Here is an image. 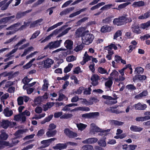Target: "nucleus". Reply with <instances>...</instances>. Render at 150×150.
<instances>
[{"instance_id":"nucleus-18","label":"nucleus","mask_w":150,"mask_h":150,"mask_svg":"<svg viewBox=\"0 0 150 150\" xmlns=\"http://www.w3.org/2000/svg\"><path fill=\"white\" fill-rule=\"evenodd\" d=\"M53 60L52 59H48L44 61V66L46 67H49L53 63Z\"/></svg>"},{"instance_id":"nucleus-61","label":"nucleus","mask_w":150,"mask_h":150,"mask_svg":"<svg viewBox=\"0 0 150 150\" xmlns=\"http://www.w3.org/2000/svg\"><path fill=\"white\" fill-rule=\"evenodd\" d=\"M32 79H29L26 77H25L22 80V81L24 84H26L32 80Z\"/></svg>"},{"instance_id":"nucleus-50","label":"nucleus","mask_w":150,"mask_h":150,"mask_svg":"<svg viewBox=\"0 0 150 150\" xmlns=\"http://www.w3.org/2000/svg\"><path fill=\"white\" fill-rule=\"evenodd\" d=\"M62 51L63 55L65 57L67 55L70 54V51H68L64 48H63V50Z\"/></svg>"},{"instance_id":"nucleus-52","label":"nucleus","mask_w":150,"mask_h":150,"mask_svg":"<svg viewBox=\"0 0 150 150\" xmlns=\"http://www.w3.org/2000/svg\"><path fill=\"white\" fill-rule=\"evenodd\" d=\"M108 47L109 48V49H110V50H112V48H113L115 50H116L117 49V47L114 44H111L110 45L105 47Z\"/></svg>"},{"instance_id":"nucleus-26","label":"nucleus","mask_w":150,"mask_h":150,"mask_svg":"<svg viewBox=\"0 0 150 150\" xmlns=\"http://www.w3.org/2000/svg\"><path fill=\"white\" fill-rule=\"evenodd\" d=\"M132 30L133 32L136 34L140 33H141V30L138 25H134L132 27Z\"/></svg>"},{"instance_id":"nucleus-25","label":"nucleus","mask_w":150,"mask_h":150,"mask_svg":"<svg viewBox=\"0 0 150 150\" xmlns=\"http://www.w3.org/2000/svg\"><path fill=\"white\" fill-rule=\"evenodd\" d=\"M77 127L79 130L82 131L85 129L87 126V125L82 123L76 124Z\"/></svg>"},{"instance_id":"nucleus-42","label":"nucleus","mask_w":150,"mask_h":150,"mask_svg":"<svg viewBox=\"0 0 150 150\" xmlns=\"http://www.w3.org/2000/svg\"><path fill=\"white\" fill-rule=\"evenodd\" d=\"M47 48H49L50 50L53 49L55 48L52 42H50L44 47L45 49H46Z\"/></svg>"},{"instance_id":"nucleus-28","label":"nucleus","mask_w":150,"mask_h":150,"mask_svg":"<svg viewBox=\"0 0 150 150\" xmlns=\"http://www.w3.org/2000/svg\"><path fill=\"white\" fill-rule=\"evenodd\" d=\"M119 71L122 76H119V77H118L116 79V81H123L125 79V78L123 76L124 75V71L122 70L121 69L119 70Z\"/></svg>"},{"instance_id":"nucleus-1","label":"nucleus","mask_w":150,"mask_h":150,"mask_svg":"<svg viewBox=\"0 0 150 150\" xmlns=\"http://www.w3.org/2000/svg\"><path fill=\"white\" fill-rule=\"evenodd\" d=\"M110 130V129L106 130H102L98 127L95 124L92 123L90 125V132L93 134H95L96 132H101L103 133L109 132Z\"/></svg>"},{"instance_id":"nucleus-29","label":"nucleus","mask_w":150,"mask_h":150,"mask_svg":"<svg viewBox=\"0 0 150 150\" xmlns=\"http://www.w3.org/2000/svg\"><path fill=\"white\" fill-rule=\"evenodd\" d=\"M150 27V21L146 23H142L141 24V27L143 29L147 30L149 27Z\"/></svg>"},{"instance_id":"nucleus-22","label":"nucleus","mask_w":150,"mask_h":150,"mask_svg":"<svg viewBox=\"0 0 150 150\" xmlns=\"http://www.w3.org/2000/svg\"><path fill=\"white\" fill-rule=\"evenodd\" d=\"M149 119H150V116H149L138 117L135 119L136 121H144Z\"/></svg>"},{"instance_id":"nucleus-36","label":"nucleus","mask_w":150,"mask_h":150,"mask_svg":"<svg viewBox=\"0 0 150 150\" xmlns=\"http://www.w3.org/2000/svg\"><path fill=\"white\" fill-rule=\"evenodd\" d=\"M98 71L101 74H108V73L107 72V70L104 68L102 67H99L98 69Z\"/></svg>"},{"instance_id":"nucleus-49","label":"nucleus","mask_w":150,"mask_h":150,"mask_svg":"<svg viewBox=\"0 0 150 150\" xmlns=\"http://www.w3.org/2000/svg\"><path fill=\"white\" fill-rule=\"evenodd\" d=\"M119 74L118 72L114 70L110 74V76L112 78H116L118 76Z\"/></svg>"},{"instance_id":"nucleus-60","label":"nucleus","mask_w":150,"mask_h":150,"mask_svg":"<svg viewBox=\"0 0 150 150\" xmlns=\"http://www.w3.org/2000/svg\"><path fill=\"white\" fill-rule=\"evenodd\" d=\"M112 83V80L110 79L105 83V86L108 88H110L111 86Z\"/></svg>"},{"instance_id":"nucleus-24","label":"nucleus","mask_w":150,"mask_h":150,"mask_svg":"<svg viewBox=\"0 0 150 150\" xmlns=\"http://www.w3.org/2000/svg\"><path fill=\"white\" fill-rule=\"evenodd\" d=\"M130 130L133 132H140L142 131L143 128L140 127L132 125L130 127Z\"/></svg>"},{"instance_id":"nucleus-40","label":"nucleus","mask_w":150,"mask_h":150,"mask_svg":"<svg viewBox=\"0 0 150 150\" xmlns=\"http://www.w3.org/2000/svg\"><path fill=\"white\" fill-rule=\"evenodd\" d=\"M73 115L71 114L68 113L67 114H64L61 116L60 117V118L61 119H67L71 117Z\"/></svg>"},{"instance_id":"nucleus-62","label":"nucleus","mask_w":150,"mask_h":150,"mask_svg":"<svg viewBox=\"0 0 150 150\" xmlns=\"http://www.w3.org/2000/svg\"><path fill=\"white\" fill-rule=\"evenodd\" d=\"M44 133L45 130L43 129H41L38 131L37 135L38 137H41Z\"/></svg>"},{"instance_id":"nucleus-59","label":"nucleus","mask_w":150,"mask_h":150,"mask_svg":"<svg viewBox=\"0 0 150 150\" xmlns=\"http://www.w3.org/2000/svg\"><path fill=\"white\" fill-rule=\"evenodd\" d=\"M81 72V68L79 67H77L74 69V74H78Z\"/></svg>"},{"instance_id":"nucleus-63","label":"nucleus","mask_w":150,"mask_h":150,"mask_svg":"<svg viewBox=\"0 0 150 150\" xmlns=\"http://www.w3.org/2000/svg\"><path fill=\"white\" fill-rule=\"evenodd\" d=\"M79 99L78 96H75L71 98V101L72 103L76 102L79 100Z\"/></svg>"},{"instance_id":"nucleus-44","label":"nucleus","mask_w":150,"mask_h":150,"mask_svg":"<svg viewBox=\"0 0 150 150\" xmlns=\"http://www.w3.org/2000/svg\"><path fill=\"white\" fill-rule=\"evenodd\" d=\"M112 125H115L120 126L122 125L123 123L117 120H113L112 121Z\"/></svg>"},{"instance_id":"nucleus-15","label":"nucleus","mask_w":150,"mask_h":150,"mask_svg":"<svg viewBox=\"0 0 150 150\" xmlns=\"http://www.w3.org/2000/svg\"><path fill=\"white\" fill-rule=\"evenodd\" d=\"M4 113L5 116L9 117L13 115V112L10 108H6L4 109Z\"/></svg>"},{"instance_id":"nucleus-34","label":"nucleus","mask_w":150,"mask_h":150,"mask_svg":"<svg viewBox=\"0 0 150 150\" xmlns=\"http://www.w3.org/2000/svg\"><path fill=\"white\" fill-rule=\"evenodd\" d=\"M82 149L83 150H93L94 149L92 146L90 145H86L83 146Z\"/></svg>"},{"instance_id":"nucleus-31","label":"nucleus","mask_w":150,"mask_h":150,"mask_svg":"<svg viewBox=\"0 0 150 150\" xmlns=\"http://www.w3.org/2000/svg\"><path fill=\"white\" fill-rule=\"evenodd\" d=\"M62 42V40H57L55 41L52 42L54 48H56L60 47L61 43Z\"/></svg>"},{"instance_id":"nucleus-30","label":"nucleus","mask_w":150,"mask_h":150,"mask_svg":"<svg viewBox=\"0 0 150 150\" xmlns=\"http://www.w3.org/2000/svg\"><path fill=\"white\" fill-rule=\"evenodd\" d=\"M56 132V130L54 131L48 130L47 132L46 135L48 137H52L55 134Z\"/></svg>"},{"instance_id":"nucleus-12","label":"nucleus","mask_w":150,"mask_h":150,"mask_svg":"<svg viewBox=\"0 0 150 150\" xmlns=\"http://www.w3.org/2000/svg\"><path fill=\"white\" fill-rule=\"evenodd\" d=\"M102 97L105 99L110 100L109 101V103L111 105L115 104L117 103V101L116 99L112 98L111 96L106 95H103Z\"/></svg>"},{"instance_id":"nucleus-16","label":"nucleus","mask_w":150,"mask_h":150,"mask_svg":"<svg viewBox=\"0 0 150 150\" xmlns=\"http://www.w3.org/2000/svg\"><path fill=\"white\" fill-rule=\"evenodd\" d=\"M136 109L143 110L145 109L147 107L146 104L142 105L140 103L134 105V106Z\"/></svg>"},{"instance_id":"nucleus-27","label":"nucleus","mask_w":150,"mask_h":150,"mask_svg":"<svg viewBox=\"0 0 150 150\" xmlns=\"http://www.w3.org/2000/svg\"><path fill=\"white\" fill-rule=\"evenodd\" d=\"M111 30V27L106 25L103 26L101 29V31L103 33L109 32Z\"/></svg>"},{"instance_id":"nucleus-11","label":"nucleus","mask_w":150,"mask_h":150,"mask_svg":"<svg viewBox=\"0 0 150 150\" xmlns=\"http://www.w3.org/2000/svg\"><path fill=\"white\" fill-rule=\"evenodd\" d=\"M14 119L15 120L17 121H19L21 120L23 122H24L26 120V117L25 116L23 115L22 113L14 116Z\"/></svg>"},{"instance_id":"nucleus-48","label":"nucleus","mask_w":150,"mask_h":150,"mask_svg":"<svg viewBox=\"0 0 150 150\" xmlns=\"http://www.w3.org/2000/svg\"><path fill=\"white\" fill-rule=\"evenodd\" d=\"M23 100L22 96L18 97L17 99L18 104L19 105H22L23 103Z\"/></svg>"},{"instance_id":"nucleus-47","label":"nucleus","mask_w":150,"mask_h":150,"mask_svg":"<svg viewBox=\"0 0 150 150\" xmlns=\"http://www.w3.org/2000/svg\"><path fill=\"white\" fill-rule=\"evenodd\" d=\"M126 88L128 90H135L136 89L135 87L132 84H129L127 85L126 86Z\"/></svg>"},{"instance_id":"nucleus-35","label":"nucleus","mask_w":150,"mask_h":150,"mask_svg":"<svg viewBox=\"0 0 150 150\" xmlns=\"http://www.w3.org/2000/svg\"><path fill=\"white\" fill-rule=\"evenodd\" d=\"M43 82L44 83L43 85L42 90L43 91H45L48 88V82L47 80L46 79L44 80Z\"/></svg>"},{"instance_id":"nucleus-53","label":"nucleus","mask_w":150,"mask_h":150,"mask_svg":"<svg viewBox=\"0 0 150 150\" xmlns=\"http://www.w3.org/2000/svg\"><path fill=\"white\" fill-rule=\"evenodd\" d=\"M83 48V45L82 44H81V45L77 46L74 49V50L76 52H78L81 50Z\"/></svg>"},{"instance_id":"nucleus-57","label":"nucleus","mask_w":150,"mask_h":150,"mask_svg":"<svg viewBox=\"0 0 150 150\" xmlns=\"http://www.w3.org/2000/svg\"><path fill=\"white\" fill-rule=\"evenodd\" d=\"M23 131L22 130H20L16 132L15 133V135L16 136V138L18 137H20V135L21 134L23 133Z\"/></svg>"},{"instance_id":"nucleus-33","label":"nucleus","mask_w":150,"mask_h":150,"mask_svg":"<svg viewBox=\"0 0 150 150\" xmlns=\"http://www.w3.org/2000/svg\"><path fill=\"white\" fill-rule=\"evenodd\" d=\"M35 60V58L31 59L29 62L25 65L23 67L25 69H27L30 68L32 65V63Z\"/></svg>"},{"instance_id":"nucleus-23","label":"nucleus","mask_w":150,"mask_h":150,"mask_svg":"<svg viewBox=\"0 0 150 150\" xmlns=\"http://www.w3.org/2000/svg\"><path fill=\"white\" fill-rule=\"evenodd\" d=\"M150 16V10H149L144 14L139 16L138 18L140 19H144L147 18Z\"/></svg>"},{"instance_id":"nucleus-20","label":"nucleus","mask_w":150,"mask_h":150,"mask_svg":"<svg viewBox=\"0 0 150 150\" xmlns=\"http://www.w3.org/2000/svg\"><path fill=\"white\" fill-rule=\"evenodd\" d=\"M9 125V122L7 120H4L0 122V127L4 128H7Z\"/></svg>"},{"instance_id":"nucleus-10","label":"nucleus","mask_w":150,"mask_h":150,"mask_svg":"<svg viewBox=\"0 0 150 150\" xmlns=\"http://www.w3.org/2000/svg\"><path fill=\"white\" fill-rule=\"evenodd\" d=\"M146 4L143 1H135L133 3L132 6L134 8H137L145 6Z\"/></svg>"},{"instance_id":"nucleus-54","label":"nucleus","mask_w":150,"mask_h":150,"mask_svg":"<svg viewBox=\"0 0 150 150\" xmlns=\"http://www.w3.org/2000/svg\"><path fill=\"white\" fill-rule=\"evenodd\" d=\"M122 34L121 31L120 30H118L115 33L114 36V39H116L118 37L120 36Z\"/></svg>"},{"instance_id":"nucleus-14","label":"nucleus","mask_w":150,"mask_h":150,"mask_svg":"<svg viewBox=\"0 0 150 150\" xmlns=\"http://www.w3.org/2000/svg\"><path fill=\"white\" fill-rule=\"evenodd\" d=\"M109 48L108 47H105L104 49L105 50L106 52H107L108 54L106 56V58L109 60L112 59V55L114 53L113 50H110L109 49Z\"/></svg>"},{"instance_id":"nucleus-5","label":"nucleus","mask_w":150,"mask_h":150,"mask_svg":"<svg viewBox=\"0 0 150 150\" xmlns=\"http://www.w3.org/2000/svg\"><path fill=\"white\" fill-rule=\"evenodd\" d=\"M61 29H57L54 30L51 33L47 36L44 40L41 41V42L43 43L47 41L50 39L51 38L54 36H56L61 31Z\"/></svg>"},{"instance_id":"nucleus-13","label":"nucleus","mask_w":150,"mask_h":150,"mask_svg":"<svg viewBox=\"0 0 150 150\" xmlns=\"http://www.w3.org/2000/svg\"><path fill=\"white\" fill-rule=\"evenodd\" d=\"M67 147V144L59 143L57 144L55 146L53 147L54 149H59L61 150L65 149Z\"/></svg>"},{"instance_id":"nucleus-4","label":"nucleus","mask_w":150,"mask_h":150,"mask_svg":"<svg viewBox=\"0 0 150 150\" xmlns=\"http://www.w3.org/2000/svg\"><path fill=\"white\" fill-rule=\"evenodd\" d=\"M127 18L125 16H122L118 18H115L113 21V23L117 25H122L125 23L127 21Z\"/></svg>"},{"instance_id":"nucleus-45","label":"nucleus","mask_w":150,"mask_h":150,"mask_svg":"<svg viewBox=\"0 0 150 150\" xmlns=\"http://www.w3.org/2000/svg\"><path fill=\"white\" fill-rule=\"evenodd\" d=\"M40 30H37L35 31L32 35L30 39H34L36 38L40 34Z\"/></svg>"},{"instance_id":"nucleus-8","label":"nucleus","mask_w":150,"mask_h":150,"mask_svg":"<svg viewBox=\"0 0 150 150\" xmlns=\"http://www.w3.org/2000/svg\"><path fill=\"white\" fill-rule=\"evenodd\" d=\"M98 141V139L96 137L89 138L83 141L82 143L84 144H92Z\"/></svg>"},{"instance_id":"nucleus-3","label":"nucleus","mask_w":150,"mask_h":150,"mask_svg":"<svg viewBox=\"0 0 150 150\" xmlns=\"http://www.w3.org/2000/svg\"><path fill=\"white\" fill-rule=\"evenodd\" d=\"M20 25L19 23H16L7 28L6 29L11 30L7 32L6 34V35H11L15 33L19 30L18 27Z\"/></svg>"},{"instance_id":"nucleus-39","label":"nucleus","mask_w":150,"mask_h":150,"mask_svg":"<svg viewBox=\"0 0 150 150\" xmlns=\"http://www.w3.org/2000/svg\"><path fill=\"white\" fill-rule=\"evenodd\" d=\"M98 143L100 146L102 147H105L106 145V142L103 139L100 140L98 141Z\"/></svg>"},{"instance_id":"nucleus-51","label":"nucleus","mask_w":150,"mask_h":150,"mask_svg":"<svg viewBox=\"0 0 150 150\" xmlns=\"http://www.w3.org/2000/svg\"><path fill=\"white\" fill-rule=\"evenodd\" d=\"M79 110L85 111L86 112L89 111L90 110V109L86 107H79Z\"/></svg>"},{"instance_id":"nucleus-43","label":"nucleus","mask_w":150,"mask_h":150,"mask_svg":"<svg viewBox=\"0 0 150 150\" xmlns=\"http://www.w3.org/2000/svg\"><path fill=\"white\" fill-rule=\"evenodd\" d=\"M130 4H131V3L129 2H126L125 3L121 4L118 6V8L119 9H121L125 8L127 6V5Z\"/></svg>"},{"instance_id":"nucleus-46","label":"nucleus","mask_w":150,"mask_h":150,"mask_svg":"<svg viewBox=\"0 0 150 150\" xmlns=\"http://www.w3.org/2000/svg\"><path fill=\"white\" fill-rule=\"evenodd\" d=\"M135 71H137L138 74H142L144 72V69L141 67H137L135 69Z\"/></svg>"},{"instance_id":"nucleus-21","label":"nucleus","mask_w":150,"mask_h":150,"mask_svg":"<svg viewBox=\"0 0 150 150\" xmlns=\"http://www.w3.org/2000/svg\"><path fill=\"white\" fill-rule=\"evenodd\" d=\"M30 10L26 11L24 12H20L18 13L16 15V18H20L23 16H25L26 13H29L31 11Z\"/></svg>"},{"instance_id":"nucleus-6","label":"nucleus","mask_w":150,"mask_h":150,"mask_svg":"<svg viewBox=\"0 0 150 150\" xmlns=\"http://www.w3.org/2000/svg\"><path fill=\"white\" fill-rule=\"evenodd\" d=\"M56 140L55 138H52L48 140H44L41 142V144L42 145L41 146L42 148H44L48 146L51 142Z\"/></svg>"},{"instance_id":"nucleus-64","label":"nucleus","mask_w":150,"mask_h":150,"mask_svg":"<svg viewBox=\"0 0 150 150\" xmlns=\"http://www.w3.org/2000/svg\"><path fill=\"white\" fill-rule=\"evenodd\" d=\"M137 147L136 145H130L128 146L127 150H134Z\"/></svg>"},{"instance_id":"nucleus-32","label":"nucleus","mask_w":150,"mask_h":150,"mask_svg":"<svg viewBox=\"0 0 150 150\" xmlns=\"http://www.w3.org/2000/svg\"><path fill=\"white\" fill-rule=\"evenodd\" d=\"M8 135L5 132H2L0 134V140H6L8 138Z\"/></svg>"},{"instance_id":"nucleus-56","label":"nucleus","mask_w":150,"mask_h":150,"mask_svg":"<svg viewBox=\"0 0 150 150\" xmlns=\"http://www.w3.org/2000/svg\"><path fill=\"white\" fill-rule=\"evenodd\" d=\"M90 118H94L98 116L99 113L98 112H94L90 113Z\"/></svg>"},{"instance_id":"nucleus-2","label":"nucleus","mask_w":150,"mask_h":150,"mask_svg":"<svg viewBox=\"0 0 150 150\" xmlns=\"http://www.w3.org/2000/svg\"><path fill=\"white\" fill-rule=\"evenodd\" d=\"M94 38V36L92 34H86L82 38V42L86 45H89L92 42Z\"/></svg>"},{"instance_id":"nucleus-37","label":"nucleus","mask_w":150,"mask_h":150,"mask_svg":"<svg viewBox=\"0 0 150 150\" xmlns=\"http://www.w3.org/2000/svg\"><path fill=\"white\" fill-rule=\"evenodd\" d=\"M73 65L71 63H69L68 66L64 69V71L65 73H67L70 71Z\"/></svg>"},{"instance_id":"nucleus-17","label":"nucleus","mask_w":150,"mask_h":150,"mask_svg":"<svg viewBox=\"0 0 150 150\" xmlns=\"http://www.w3.org/2000/svg\"><path fill=\"white\" fill-rule=\"evenodd\" d=\"M73 44V41L70 40H66L64 43L65 46L67 49H72Z\"/></svg>"},{"instance_id":"nucleus-7","label":"nucleus","mask_w":150,"mask_h":150,"mask_svg":"<svg viewBox=\"0 0 150 150\" xmlns=\"http://www.w3.org/2000/svg\"><path fill=\"white\" fill-rule=\"evenodd\" d=\"M91 58H92V56L88 55L87 52H86L83 57V61L81 62L80 63L81 65H83L87 62L90 60Z\"/></svg>"},{"instance_id":"nucleus-58","label":"nucleus","mask_w":150,"mask_h":150,"mask_svg":"<svg viewBox=\"0 0 150 150\" xmlns=\"http://www.w3.org/2000/svg\"><path fill=\"white\" fill-rule=\"evenodd\" d=\"M16 36L15 35L13 38L10 39L9 40H8L6 42H5V44H7L13 41H15L17 39L16 38Z\"/></svg>"},{"instance_id":"nucleus-55","label":"nucleus","mask_w":150,"mask_h":150,"mask_svg":"<svg viewBox=\"0 0 150 150\" xmlns=\"http://www.w3.org/2000/svg\"><path fill=\"white\" fill-rule=\"evenodd\" d=\"M62 114L63 112H57L54 113V116L55 118H58L62 116Z\"/></svg>"},{"instance_id":"nucleus-41","label":"nucleus","mask_w":150,"mask_h":150,"mask_svg":"<svg viewBox=\"0 0 150 150\" xmlns=\"http://www.w3.org/2000/svg\"><path fill=\"white\" fill-rule=\"evenodd\" d=\"M44 97H39L35 100V103L36 104H39L43 100Z\"/></svg>"},{"instance_id":"nucleus-9","label":"nucleus","mask_w":150,"mask_h":150,"mask_svg":"<svg viewBox=\"0 0 150 150\" xmlns=\"http://www.w3.org/2000/svg\"><path fill=\"white\" fill-rule=\"evenodd\" d=\"M99 79V78L98 75L93 74L91 79L92 85L94 86L97 85L98 84V80Z\"/></svg>"},{"instance_id":"nucleus-19","label":"nucleus","mask_w":150,"mask_h":150,"mask_svg":"<svg viewBox=\"0 0 150 150\" xmlns=\"http://www.w3.org/2000/svg\"><path fill=\"white\" fill-rule=\"evenodd\" d=\"M74 9V7H70L68 8H67L61 12L60 13V15L62 16L66 15L67 14L69 13L70 12L73 10Z\"/></svg>"},{"instance_id":"nucleus-38","label":"nucleus","mask_w":150,"mask_h":150,"mask_svg":"<svg viewBox=\"0 0 150 150\" xmlns=\"http://www.w3.org/2000/svg\"><path fill=\"white\" fill-rule=\"evenodd\" d=\"M76 57L71 55L67 57L66 58V60L68 62H70L76 60Z\"/></svg>"}]
</instances>
